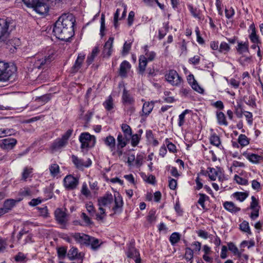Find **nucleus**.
I'll return each instance as SVG.
<instances>
[{"mask_svg":"<svg viewBox=\"0 0 263 263\" xmlns=\"http://www.w3.org/2000/svg\"><path fill=\"white\" fill-rule=\"evenodd\" d=\"M114 204L112 208V211L114 214H119L122 211L123 200L122 197L118 195V196H113L111 193H107L104 196L99 197L98 199V213L96 215V219L97 221H102L106 217V210L104 208L108 207L113 203Z\"/></svg>","mask_w":263,"mask_h":263,"instance_id":"1","label":"nucleus"},{"mask_svg":"<svg viewBox=\"0 0 263 263\" xmlns=\"http://www.w3.org/2000/svg\"><path fill=\"white\" fill-rule=\"evenodd\" d=\"M74 21L72 14L62 15L54 24V35L59 40H68L74 35Z\"/></svg>","mask_w":263,"mask_h":263,"instance_id":"2","label":"nucleus"},{"mask_svg":"<svg viewBox=\"0 0 263 263\" xmlns=\"http://www.w3.org/2000/svg\"><path fill=\"white\" fill-rule=\"evenodd\" d=\"M54 50L50 47L41 50L30 58V65L33 68L44 69L54 59Z\"/></svg>","mask_w":263,"mask_h":263,"instance_id":"3","label":"nucleus"},{"mask_svg":"<svg viewBox=\"0 0 263 263\" xmlns=\"http://www.w3.org/2000/svg\"><path fill=\"white\" fill-rule=\"evenodd\" d=\"M117 141L116 145V139L111 135L107 136L104 139V143L109 148L112 156L120 158L125 154L124 148L126 146V143L122 133L118 134Z\"/></svg>","mask_w":263,"mask_h":263,"instance_id":"4","label":"nucleus"},{"mask_svg":"<svg viewBox=\"0 0 263 263\" xmlns=\"http://www.w3.org/2000/svg\"><path fill=\"white\" fill-rule=\"evenodd\" d=\"M143 49L144 54L140 55L139 58L138 67V73L141 76L145 73L148 62L153 61L156 57V53L154 51L150 50L148 45L144 46Z\"/></svg>","mask_w":263,"mask_h":263,"instance_id":"5","label":"nucleus"},{"mask_svg":"<svg viewBox=\"0 0 263 263\" xmlns=\"http://www.w3.org/2000/svg\"><path fill=\"white\" fill-rule=\"evenodd\" d=\"M15 26V22L11 18H0V40L7 38Z\"/></svg>","mask_w":263,"mask_h":263,"instance_id":"6","label":"nucleus"},{"mask_svg":"<svg viewBox=\"0 0 263 263\" xmlns=\"http://www.w3.org/2000/svg\"><path fill=\"white\" fill-rule=\"evenodd\" d=\"M16 71V68L14 65L0 62V81H8Z\"/></svg>","mask_w":263,"mask_h":263,"instance_id":"7","label":"nucleus"},{"mask_svg":"<svg viewBox=\"0 0 263 263\" xmlns=\"http://www.w3.org/2000/svg\"><path fill=\"white\" fill-rule=\"evenodd\" d=\"M79 140L81 143V148L82 150H87L88 148L93 147L96 142L95 137L87 132L81 133Z\"/></svg>","mask_w":263,"mask_h":263,"instance_id":"8","label":"nucleus"},{"mask_svg":"<svg viewBox=\"0 0 263 263\" xmlns=\"http://www.w3.org/2000/svg\"><path fill=\"white\" fill-rule=\"evenodd\" d=\"M165 78L173 86H179L183 81L182 78L174 69L168 70L165 74Z\"/></svg>","mask_w":263,"mask_h":263,"instance_id":"9","label":"nucleus"},{"mask_svg":"<svg viewBox=\"0 0 263 263\" xmlns=\"http://www.w3.org/2000/svg\"><path fill=\"white\" fill-rule=\"evenodd\" d=\"M71 161L75 166L79 170H83L85 167H88L92 164L91 160L89 158L86 160L79 158L76 155H72L71 157Z\"/></svg>","mask_w":263,"mask_h":263,"instance_id":"10","label":"nucleus"},{"mask_svg":"<svg viewBox=\"0 0 263 263\" xmlns=\"http://www.w3.org/2000/svg\"><path fill=\"white\" fill-rule=\"evenodd\" d=\"M79 183V178L71 175H67L63 180V185L67 190H73L77 188Z\"/></svg>","mask_w":263,"mask_h":263,"instance_id":"11","label":"nucleus"},{"mask_svg":"<svg viewBox=\"0 0 263 263\" xmlns=\"http://www.w3.org/2000/svg\"><path fill=\"white\" fill-rule=\"evenodd\" d=\"M16 139L12 138H8L0 140V147L5 151L12 149L16 145Z\"/></svg>","mask_w":263,"mask_h":263,"instance_id":"12","label":"nucleus"},{"mask_svg":"<svg viewBox=\"0 0 263 263\" xmlns=\"http://www.w3.org/2000/svg\"><path fill=\"white\" fill-rule=\"evenodd\" d=\"M31 7L33 8L36 13L41 15L47 14L49 11L48 6L39 0H36L33 6H31Z\"/></svg>","mask_w":263,"mask_h":263,"instance_id":"13","label":"nucleus"},{"mask_svg":"<svg viewBox=\"0 0 263 263\" xmlns=\"http://www.w3.org/2000/svg\"><path fill=\"white\" fill-rule=\"evenodd\" d=\"M114 37H110L106 42L102 51L103 58H109L112 54L113 51Z\"/></svg>","mask_w":263,"mask_h":263,"instance_id":"14","label":"nucleus"},{"mask_svg":"<svg viewBox=\"0 0 263 263\" xmlns=\"http://www.w3.org/2000/svg\"><path fill=\"white\" fill-rule=\"evenodd\" d=\"M85 54L84 53H80L78 54L77 58L74 62V63L71 68V72L75 73L79 71L81 68L82 64L85 58Z\"/></svg>","mask_w":263,"mask_h":263,"instance_id":"15","label":"nucleus"},{"mask_svg":"<svg viewBox=\"0 0 263 263\" xmlns=\"http://www.w3.org/2000/svg\"><path fill=\"white\" fill-rule=\"evenodd\" d=\"M22 198L18 199H8L5 201L3 204V207L1 208L3 211L4 214L8 213L15 205L16 203L21 201Z\"/></svg>","mask_w":263,"mask_h":263,"instance_id":"16","label":"nucleus"},{"mask_svg":"<svg viewBox=\"0 0 263 263\" xmlns=\"http://www.w3.org/2000/svg\"><path fill=\"white\" fill-rule=\"evenodd\" d=\"M122 102L124 105H132L135 103L134 97L125 88L123 91Z\"/></svg>","mask_w":263,"mask_h":263,"instance_id":"17","label":"nucleus"},{"mask_svg":"<svg viewBox=\"0 0 263 263\" xmlns=\"http://www.w3.org/2000/svg\"><path fill=\"white\" fill-rule=\"evenodd\" d=\"M203 254L202 255L203 259L208 263H212L213 262V258L211 256L213 253L211 247L207 245H205L202 247V249Z\"/></svg>","mask_w":263,"mask_h":263,"instance_id":"18","label":"nucleus"},{"mask_svg":"<svg viewBox=\"0 0 263 263\" xmlns=\"http://www.w3.org/2000/svg\"><path fill=\"white\" fill-rule=\"evenodd\" d=\"M131 67V64L129 62L126 60L123 61L120 65L119 70V75L123 78L126 77L127 73L129 71Z\"/></svg>","mask_w":263,"mask_h":263,"instance_id":"19","label":"nucleus"},{"mask_svg":"<svg viewBox=\"0 0 263 263\" xmlns=\"http://www.w3.org/2000/svg\"><path fill=\"white\" fill-rule=\"evenodd\" d=\"M242 155L250 162L255 164L258 163L263 159L261 156L250 153L248 151L244 152Z\"/></svg>","mask_w":263,"mask_h":263,"instance_id":"20","label":"nucleus"},{"mask_svg":"<svg viewBox=\"0 0 263 263\" xmlns=\"http://www.w3.org/2000/svg\"><path fill=\"white\" fill-rule=\"evenodd\" d=\"M54 215L58 223L62 224L66 223L67 221V214L65 211L61 209H58L54 212Z\"/></svg>","mask_w":263,"mask_h":263,"instance_id":"21","label":"nucleus"},{"mask_svg":"<svg viewBox=\"0 0 263 263\" xmlns=\"http://www.w3.org/2000/svg\"><path fill=\"white\" fill-rule=\"evenodd\" d=\"M154 107V102L148 101L145 102L143 103L142 111L140 112V115L142 117L148 116L152 111Z\"/></svg>","mask_w":263,"mask_h":263,"instance_id":"22","label":"nucleus"},{"mask_svg":"<svg viewBox=\"0 0 263 263\" xmlns=\"http://www.w3.org/2000/svg\"><path fill=\"white\" fill-rule=\"evenodd\" d=\"M72 237L78 242L86 246L88 245L90 239L89 235L83 233H75L72 235Z\"/></svg>","mask_w":263,"mask_h":263,"instance_id":"23","label":"nucleus"},{"mask_svg":"<svg viewBox=\"0 0 263 263\" xmlns=\"http://www.w3.org/2000/svg\"><path fill=\"white\" fill-rule=\"evenodd\" d=\"M187 7L191 15L198 20H203V15L201 11L198 8L194 7L191 4H187Z\"/></svg>","mask_w":263,"mask_h":263,"instance_id":"24","label":"nucleus"},{"mask_svg":"<svg viewBox=\"0 0 263 263\" xmlns=\"http://www.w3.org/2000/svg\"><path fill=\"white\" fill-rule=\"evenodd\" d=\"M121 128L123 133V138H124L127 145L129 138L132 136V129L128 125L125 123L122 124L121 125Z\"/></svg>","mask_w":263,"mask_h":263,"instance_id":"25","label":"nucleus"},{"mask_svg":"<svg viewBox=\"0 0 263 263\" xmlns=\"http://www.w3.org/2000/svg\"><path fill=\"white\" fill-rule=\"evenodd\" d=\"M224 208L228 212L232 213H236L240 211V208L237 206L235 204L231 201H226L223 203Z\"/></svg>","mask_w":263,"mask_h":263,"instance_id":"26","label":"nucleus"},{"mask_svg":"<svg viewBox=\"0 0 263 263\" xmlns=\"http://www.w3.org/2000/svg\"><path fill=\"white\" fill-rule=\"evenodd\" d=\"M236 49L237 52L240 54L246 52H249V49L248 41H246L245 42H238L237 46L236 47Z\"/></svg>","mask_w":263,"mask_h":263,"instance_id":"27","label":"nucleus"},{"mask_svg":"<svg viewBox=\"0 0 263 263\" xmlns=\"http://www.w3.org/2000/svg\"><path fill=\"white\" fill-rule=\"evenodd\" d=\"M68 142L65 140L60 138L54 141L51 146V148L54 151H58L65 147Z\"/></svg>","mask_w":263,"mask_h":263,"instance_id":"28","label":"nucleus"},{"mask_svg":"<svg viewBox=\"0 0 263 263\" xmlns=\"http://www.w3.org/2000/svg\"><path fill=\"white\" fill-rule=\"evenodd\" d=\"M126 254L127 257L133 259H134L135 257L140 256L139 252L133 245H130L128 247Z\"/></svg>","mask_w":263,"mask_h":263,"instance_id":"29","label":"nucleus"},{"mask_svg":"<svg viewBox=\"0 0 263 263\" xmlns=\"http://www.w3.org/2000/svg\"><path fill=\"white\" fill-rule=\"evenodd\" d=\"M251 30V32L249 35V37L252 43H259V36L256 33V29L253 24H251L250 26Z\"/></svg>","mask_w":263,"mask_h":263,"instance_id":"30","label":"nucleus"},{"mask_svg":"<svg viewBox=\"0 0 263 263\" xmlns=\"http://www.w3.org/2000/svg\"><path fill=\"white\" fill-rule=\"evenodd\" d=\"M216 119L219 125H224L226 126L228 125V122L227 121L226 116L223 112L221 111H217Z\"/></svg>","mask_w":263,"mask_h":263,"instance_id":"31","label":"nucleus"},{"mask_svg":"<svg viewBox=\"0 0 263 263\" xmlns=\"http://www.w3.org/2000/svg\"><path fill=\"white\" fill-rule=\"evenodd\" d=\"M233 197L239 202H243L248 196L249 193L247 192H237L232 194Z\"/></svg>","mask_w":263,"mask_h":263,"instance_id":"32","label":"nucleus"},{"mask_svg":"<svg viewBox=\"0 0 263 263\" xmlns=\"http://www.w3.org/2000/svg\"><path fill=\"white\" fill-rule=\"evenodd\" d=\"M207 173L210 180L214 181L219 176L220 172L213 167H209L207 170Z\"/></svg>","mask_w":263,"mask_h":263,"instance_id":"33","label":"nucleus"},{"mask_svg":"<svg viewBox=\"0 0 263 263\" xmlns=\"http://www.w3.org/2000/svg\"><path fill=\"white\" fill-rule=\"evenodd\" d=\"M239 229L243 232L246 233L248 235H251L252 233L249 226V222L246 220H243L239 225Z\"/></svg>","mask_w":263,"mask_h":263,"instance_id":"34","label":"nucleus"},{"mask_svg":"<svg viewBox=\"0 0 263 263\" xmlns=\"http://www.w3.org/2000/svg\"><path fill=\"white\" fill-rule=\"evenodd\" d=\"M49 170L50 175L53 177H57L60 172V167L57 163H53L50 165Z\"/></svg>","mask_w":263,"mask_h":263,"instance_id":"35","label":"nucleus"},{"mask_svg":"<svg viewBox=\"0 0 263 263\" xmlns=\"http://www.w3.org/2000/svg\"><path fill=\"white\" fill-rule=\"evenodd\" d=\"M144 4L148 7H154L156 4L161 9L164 10V5L159 3V0H142Z\"/></svg>","mask_w":263,"mask_h":263,"instance_id":"36","label":"nucleus"},{"mask_svg":"<svg viewBox=\"0 0 263 263\" xmlns=\"http://www.w3.org/2000/svg\"><path fill=\"white\" fill-rule=\"evenodd\" d=\"M101 243L98 239L90 236L88 246H90L92 250H96L100 246Z\"/></svg>","mask_w":263,"mask_h":263,"instance_id":"37","label":"nucleus"},{"mask_svg":"<svg viewBox=\"0 0 263 263\" xmlns=\"http://www.w3.org/2000/svg\"><path fill=\"white\" fill-rule=\"evenodd\" d=\"M103 105L106 110H111L114 107L112 98L109 96L108 98L104 102Z\"/></svg>","mask_w":263,"mask_h":263,"instance_id":"38","label":"nucleus"},{"mask_svg":"<svg viewBox=\"0 0 263 263\" xmlns=\"http://www.w3.org/2000/svg\"><path fill=\"white\" fill-rule=\"evenodd\" d=\"M237 141L241 147L247 146L250 143V139L244 134H240L238 136Z\"/></svg>","mask_w":263,"mask_h":263,"instance_id":"39","label":"nucleus"},{"mask_svg":"<svg viewBox=\"0 0 263 263\" xmlns=\"http://www.w3.org/2000/svg\"><path fill=\"white\" fill-rule=\"evenodd\" d=\"M230 46L225 42H221L219 45V52L223 53L224 54H227L230 50Z\"/></svg>","mask_w":263,"mask_h":263,"instance_id":"40","label":"nucleus"},{"mask_svg":"<svg viewBox=\"0 0 263 263\" xmlns=\"http://www.w3.org/2000/svg\"><path fill=\"white\" fill-rule=\"evenodd\" d=\"M181 238V235L178 232L173 233L169 238V240L172 246H174L178 243Z\"/></svg>","mask_w":263,"mask_h":263,"instance_id":"41","label":"nucleus"},{"mask_svg":"<svg viewBox=\"0 0 263 263\" xmlns=\"http://www.w3.org/2000/svg\"><path fill=\"white\" fill-rule=\"evenodd\" d=\"M228 248L235 255L238 257H241V253L238 250L237 247L233 243L230 242L228 244Z\"/></svg>","mask_w":263,"mask_h":263,"instance_id":"42","label":"nucleus"},{"mask_svg":"<svg viewBox=\"0 0 263 263\" xmlns=\"http://www.w3.org/2000/svg\"><path fill=\"white\" fill-rule=\"evenodd\" d=\"M32 168L31 167H26L24 168L22 173V179L26 181L27 179L32 177Z\"/></svg>","mask_w":263,"mask_h":263,"instance_id":"43","label":"nucleus"},{"mask_svg":"<svg viewBox=\"0 0 263 263\" xmlns=\"http://www.w3.org/2000/svg\"><path fill=\"white\" fill-rule=\"evenodd\" d=\"M210 141L211 144L219 147L221 144L220 138L216 134H212L210 138Z\"/></svg>","mask_w":263,"mask_h":263,"instance_id":"44","label":"nucleus"},{"mask_svg":"<svg viewBox=\"0 0 263 263\" xmlns=\"http://www.w3.org/2000/svg\"><path fill=\"white\" fill-rule=\"evenodd\" d=\"M81 218L83 220L84 224H81V226H90L93 224V222L85 213H82L81 215Z\"/></svg>","mask_w":263,"mask_h":263,"instance_id":"45","label":"nucleus"},{"mask_svg":"<svg viewBox=\"0 0 263 263\" xmlns=\"http://www.w3.org/2000/svg\"><path fill=\"white\" fill-rule=\"evenodd\" d=\"M81 194L84 195L86 198H89L91 197V192L89 190L87 185L86 182H84L82 184L81 190Z\"/></svg>","mask_w":263,"mask_h":263,"instance_id":"46","label":"nucleus"},{"mask_svg":"<svg viewBox=\"0 0 263 263\" xmlns=\"http://www.w3.org/2000/svg\"><path fill=\"white\" fill-rule=\"evenodd\" d=\"M199 199L198 203L201 205L203 209H205V201L209 199V197L204 194H199Z\"/></svg>","mask_w":263,"mask_h":263,"instance_id":"47","label":"nucleus"},{"mask_svg":"<svg viewBox=\"0 0 263 263\" xmlns=\"http://www.w3.org/2000/svg\"><path fill=\"white\" fill-rule=\"evenodd\" d=\"M191 112L190 110L185 109L180 115H179L178 118V126L181 127L184 123L185 122V116L187 114Z\"/></svg>","mask_w":263,"mask_h":263,"instance_id":"48","label":"nucleus"},{"mask_svg":"<svg viewBox=\"0 0 263 263\" xmlns=\"http://www.w3.org/2000/svg\"><path fill=\"white\" fill-rule=\"evenodd\" d=\"M130 137H131V141H130L131 145L133 147H136L139 143L140 141L141 140V138L140 137V135H139V134L132 135V136H130Z\"/></svg>","mask_w":263,"mask_h":263,"instance_id":"49","label":"nucleus"},{"mask_svg":"<svg viewBox=\"0 0 263 263\" xmlns=\"http://www.w3.org/2000/svg\"><path fill=\"white\" fill-rule=\"evenodd\" d=\"M258 199L254 196L251 197V202L250 203V209L251 210L260 209Z\"/></svg>","mask_w":263,"mask_h":263,"instance_id":"50","label":"nucleus"},{"mask_svg":"<svg viewBox=\"0 0 263 263\" xmlns=\"http://www.w3.org/2000/svg\"><path fill=\"white\" fill-rule=\"evenodd\" d=\"M194 256L193 250L190 248L185 249L184 258L186 261H192Z\"/></svg>","mask_w":263,"mask_h":263,"instance_id":"51","label":"nucleus"},{"mask_svg":"<svg viewBox=\"0 0 263 263\" xmlns=\"http://www.w3.org/2000/svg\"><path fill=\"white\" fill-rule=\"evenodd\" d=\"M242 114H243L245 116L248 124L250 125H252L253 121L252 113L250 111L243 110L242 111Z\"/></svg>","mask_w":263,"mask_h":263,"instance_id":"52","label":"nucleus"},{"mask_svg":"<svg viewBox=\"0 0 263 263\" xmlns=\"http://www.w3.org/2000/svg\"><path fill=\"white\" fill-rule=\"evenodd\" d=\"M239 61L241 65L245 66L252 62V57L242 56L239 59Z\"/></svg>","mask_w":263,"mask_h":263,"instance_id":"53","label":"nucleus"},{"mask_svg":"<svg viewBox=\"0 0 263 263\" xmlns=\"http://www.w3.org/2000/svg\"><path fill=\"white\" fill-rule=\"evenodd\" d=\"M78 253V249L72 247L68 251L67 256L70 260H73L77 256Z\"/></svg>","mask_w":263,"mask_h":263,"instance_id":"54","label":"nucleus"},{"mask_svg":"<svg viewBox=\"0 0 263 263\" xmlns=\"http://www.w3.org/2000/svg\"><path fill=\"white\" fill-rule=\"evenodd\" d=\"M3 137L15 135L16 131L12 128H1Z\"/></svg>","mask_w":263,"mask_h":263,"instance_id":"55","label":"nucleus"},{"mask_svg":"<svg viewBox=\"0 0 263 263\" xmlns=\"http://www.w3.org/2000/svg\"><path fill=\"white\" fill-rule=\"evenodd\" d=\"M50 99L49 95H43L35 99V101L39 102L41 104H44L48 102Z\"/></svg>","mask_w":263,"mask_h":263,"instance_id":"56","label":"nucleus"},{"mask_svg":"<svg viewBox=\"0 0 263 263\" xmlns=\"http://www.w3.org/2000/svg\"><path fill=\"white\" fill-rule=\"evenodd\" d=\"M234 179L236 182L241 185H248V181L247 179L242 178L241 177H239V176L235 175L234 176Z\"/></svg>","mask_w":263,"mask_h":263,"instance_id":"57","label":"nucleus"},{"mask_svg":"<svg viewBox=\"0 0 263 263\" xmlns=\"http://www.w3.org/2000/svg\"><path fill=\"white\" fill-rule=\"evenodd\" d=\"M105 28V15L104 14H101V26H100V34L101 36H104V31Z\"/></svg>","mask_w":263,"mask_h":263,"instance_id":"58","label":"nucleus"},{"mask_svg":"<svg viewBox=\"0 0 263 263\" xmlns=\"http://www.w3.org/2000/svg\"><path fill=\"white\" fill-rule=\"evenodd\" d=\"M235 14V10L232 7L225 9L226 17L228 19H230L233 17Z\"/></svg>","mask_w":263,"mask_h":263,"instance_id":"59","label":"nucleus"},{"mask_svg":"<svg viewBox=\"0 0 263 263\" xmlns=\"http://www.w3.org/2000/svg\"><path fill=\"white\" fill-rule=\"evenodd\" d=\"M166 144L167 145V148L168 149L169 152L172 153H175L177 152L176 146L172 142L167 141L166 140Z\"/></svg>","mask_w":263,"mask_h":263,"instance_id":"60","label":"nucleus"},{"mask_svg":"<svg viewBox=\"0 0 263 263\" xmlns=\"http://www.w3.org/2000/svg\"><path fill=\"white\" fill-rule=\"evenodd\" d=\"M147 220L149 223H153L155 221L156 219V217L155 216V211L151 210L149 211L148 215L146 217Z\"/></svg>","mask_w":263,"mask_h":263,"instance_id":"61","label":"nucleus"},{"mask_svg":"<svg viewBox=\"0 0 263 263\" xmlns=\"http://www.w3.org/2000/svg\"><path fill=\"white\" fill-rule=\"evenodd\" d=\"M190 86L193 88V89H194L195 91L198 92V93H203V91H204L203 89L200 86H199V85L197 83V81Z\"/></svg>","mask_w":263,"mask_h":263,"instance_id":"62","label":"nucleus"},{"mask_svg":"<svg viewBox=\"0 0 263 263\" xmlns=\"http://www.w3.org/2000/svg\"><path fill=\"white\" fill-rule=\"evenodd\" d=\"M168 186L170 189L172 190H175L177 186V180L172 178L171 177L168 178Z\"/></svg>","mask_w":263,"mask_h":263,"instance_id":"63","label":"nucleus"},{"mask_svg":"<svg viewBox=\"0 0 263 263\" xmlns=\"http://www.w3.org/2000/svg\"><path fill=\"white\" fill-rule=\"evenodd\" d=\"M131 48V43H127V42H125L123 45V49H122V54L126 55L127 54Z\"/></svg>","mask_w":263,"mask_h":263,"instance_id":"64","label":"nucleus"}]
</instances>
